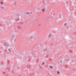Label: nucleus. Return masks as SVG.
<instances>
[{
    "label": "nucleus",
    "mask_w": 76,
    "mask_h": 76,
    "mask_svg": "<svg viewBox=\"0 0 76 76\" xmlns=\"http://www.w3.org/2000/svg\"><path fill=\"white\" fill-rule=\"evenodd\" d=\"M3 44L4 46H6L7 47H9V43H7V42L4 43Z\"/></svg>",
    "instance_id": "1"
},
{
    "label": "nucleus",
    "mask_w": 76,
    "mask_h": 76,
    "mask_svg": "<svg viewBox=\"0 0 76 76\" xmlns=\"http://www.w3.org/2000/svg\"><path fill=\"white\" fill-rule=\"evenodd\" d=\"M19 20H20V19L19 18H18V19H15V21H19Z\"/></svg>",
    "instance_id": "2"
},
{
    "label": "nucleus",
    "mask_w": 76,
    "mask_h": 76,
    "mask_svg": "<svg viewBox=\"0 0 76 76\" xmlns=\"http://www.w3.org/2000/svg\"><path fill=\"white\" fill-rule=\"evenodd\" d=\"M18 29H21L22 28V27L20 26H19L18 27Z\"/></svg>",
    "instance_id": "3"
},
{
    "label": "nucleus",
    "mask_w": 76,
    "mask_h": 76,
    "mask_svg": "<svg viewBox=\"0 0 76 76\" xmlns=\"http://www.w3.org/2000/svg\"><path fill=\"white\" fill-rule=\"evenodd\" d=\"M65 61H68V60H70V59H64Z\"/></svg>",
    "instance_id": "4"
},
{
    "label": "nucleus",
    "mask_w": 76,
    "mask_h": 76,
    "mask_svg": "<svg viewBox=\"0 0 76 76\" xmlns=\"http://www.w3.org/2000/svg\"><path fill=\"white\" fill-rule=\"evenodd\" d=\"M47 49H43V51H47Z\"/></svg>",
    "instance_id": "5"
},
{
    "label": "nucleus",
    "mask_w": 76,
    "mask_h": 76,
    "mask_svg": "<svg viewBox=\"0 0 76 76\" xmlns=\"http://www.w3.org/2000/svg\"><path fill=\"white\" fill-rule=\"evenodd\" d=\"M49 67L50 69H53V66H50Z\"/></svg>",
    "instance_id": "6"
},
{
    "label": "nucleus",
    "mask_w": 76,
    "mask_h": 76,
    "mask_svg": "<svg viewBox=\"0 0 76 76\" xmlns=\"http://www.w3.org/2000/svg\"><path fill=\"white\" fill-rule=\"evenodd\" d=\"M1 8L3 10L4 9V7L1 6Z\"/></svg>",
    "instance_id": "7"
},
{
    "label": "nucleus",
    "mask_w": 76,
    "mask_h": 76,
    "mask_svg": "<svg viewBox=\"0 0 76 76\" xmlns=\"http://www.w3.org/2000/svg\"><path fill=\"white\" fill-rule=\"evenodd\" d=\"M0 4H3V1H0Z\"/></svg>",
    "instance_id": "8"
},
{
    "label": "nucleus",
    "mask_w": 76,
    "mask_h": 76,
    "mask_svg": "<svg viewBox=\"0 0 76 76\" xmlns=\"http://www.w3.org/2000/svg\"><path fill=\"white\" fill-rule=\"evenodd\" d=\"M8 50L9 51L10 53H11V50H10V49H8Z\"/></svg>",
    "instance_id": "9"
},
{
    "label": "nucleus",
    "mask_w": 76,
    "mask_h": 76,
    "mask_svg": "<svg viewBox=\"0 0 76 76\" xmlns=\"http://www.w3.org/2000/svg\"><path fill=\"white\" fill-rule=\"evenodd\" d=\"M53 13H50V16H52V15H53Z\"/></svg>",
    "instance_id": "10"
},
{
    "label": "nucleus",
    "mask_w": 76,
    "mask_h": 76,
    "mask_svg": "<svg viewBox=\"0 0 76 76\" xmlns=\"http://www.w3.org/2000/svg\"><path fill=\"white\" fill-rule=\"evenodd\" d=\"M43 4H44V5L45 4V1H43Z\"/></svg>",
    "instance_id": "11"
},
{
    "label": "nucleus",
    "mask_w": 76,
    "mask_h": 76,
    "mask_svg": "<svg viewBox=\"0 0 76 76\" xmlns=\"http://www.w3.org/2000/svg\"><path fill=\"white\" fill-rule=\"evenodd\" d=\"M26 15H29L30 13L29 12H27L26 13Z\"/></svg>",
    "instance_id": "12"
},
{
    "label": "nucleus",
    "mask_w": 76,
    "mask_h": 76,
    "mask_svg": "<svg viewBox=\"0 0 76 76\" xmlns=\"http://www.w3.org/2000/svg\"><path fill=\"white\" fill-rule=\"evenodd\" d=\"M49 37H51V34H50L49 35Z\"/></svg>",
    "instance_id": "13"
},
{
    "label": "nucleus",
    "mask_w": 76,
    "mask_h": 76,
    "mask_svg": "<svg viewBox=\"0 0 76 76\" xmlns=\"http://www.w3.org/2000/svg\"><path fill=\"white\" fill-rule=\"evenodd\" d=\"M45 11V9H43L42 10V12H44Z\"/></svg>",
    "instance_id": "14"
},
{
    "label": "nucleus",
    "mask_w": 76,
    "mask_h": 76,
    "mask_svg": "<svg viewBox=\"0 0 76 76\" xmlns=\"http://www.w3.org/2000/svg\"><path fill=\"white\" fill-rule=\"evenodd\" d=\"M57 73L58 74H58H59L60 73V72H58V71H57Z\"/></svg>",
    "instance_id": "15"
},
{
    "label": "nucleus",
    "mask_w": 76,
    "mask_h": 76,
    "mask_svg": "<svg viewBox=\"0 0 76 76\" xmlns=\"http://www.w3.org/2000/svg\"><path fill=\"white\" fill-rule=\"evenodd\" d=\"M64 25L65 26H66V23H65L64 24Z\"/></svg>",
    "instance_id": "16"
},
{
    "label": "nucleus",
    "mask_w": 76,
    "mask_h": 76,
    "mask_svg": "<svg viewBox=\"0 0 76 76\" xmlns=\"http://www.w3.org/2000/svg\"><path fill=\"white\" fill-rule=\"evenodd\" d=\"M32 38H33V37H30V38H29V39H32Z\"/></svg>",
    "instance_id": "17"
},
{
    "label": "nucleus",
    "mask_w": 76,
    "mask_h": 76,
    "mask_svg": "<svg viewBox=\"0 0 76 76\" xmlns=\"http://www.w3.org/2000/svg\"><path fill=\"white\" fill-rule=\"evenodd\" d=\"M16 2H15V4L14 5V6H16Z\"/></svg>",
    "instance_id": "18"
},
{
    "label": "nucleus",
    "mask_w": 76,
    "mask_h": 76,
    "mask_svg": "<svg viewBox=\"0 0 76 76\" xmlns=\"http://www.w3.org/2000/svg\"><path fill=\"white\" fill-rule=\"evenodd\" d=\"M16 16H19V14H17L16 15Z\"/></svg>",
    "instance_id": "19"
},
{
    "label": "nucleus",
    "mask_w": 76,
    "mask_h": 76,
    "mask_svg": "<svg viewBox=\"0 0 76 76\" xmlns=\"http://www.w3.org/2000/svg\"><path fill=\"white\" fill-rule=\"evenodd\" d=\"M44 62H43V63L42 64V65H44Z\"/></svg>",
    "instance_id": "20"
},
{
    "label": "nucleus",
    "mask_w": 76,
    "mask_h": 76,
    "mask_svg": "<svg viewBox=\"0 0 76 76\" xmlns=\"http://www.w3.org/2000/svg\"><path fill=\"white\" fill-rule=\"evenodd\" d=\"M9 54V52H7V54Z\"/></svg>",
    "instance_id": "21"
},
{
    "label": "nucleus",
    "mask_w": 76,
    "mask_h": 76,
    "mask_svg": "<svg viewBox=\"0 0 76 76\" xmlns=\"http://www.w3.org/2000/svg\"><path fill=\"white\" fill-rule=\"evenodd\" d=\"M60 62H61V63H62V61L61 60L60 61Z\"/></svg>",
    "instance_id": "22"
},
{
    "label": "nucleus",
    "mask_w": 76,
    "mask_h": 76,
    "mask_svg": "<svg viewBox=\"0 0 76 76\" xmlns=\"http://www.w3.org/2000/svg\"><path fill=\"white\" fill-rule=\"evenodd\" d=\"M39 26H41V25L40 24H39Z\"/></svg>",
    "instance_id": "23"
},
{
    "label": "nucleus",
    "mask_w": 76,
    "mask_h": 76,
    "mask_svg": "<svg viewBox=\"0 0 76 76\" xmlns=\"http://www.w3.org/2000/svg\"><path fill=\"white\" fill-rule=\"evenodd\" d=\"M0 9H1V6H0Z\"/></svg>",
    "instance_id": "24"
},
{
    "label": "nucleus",
    "mask_w": 76,
    "mask_h": 76,
    "mask_svg": "<svg viewBox=\"0 0 76 76\" xmlns=\"http://www.w3.org/2000/svg\"><path fill=\"white\" fill-rule=\"evenodd\" d=\"M34 73H34V72H33V74H34Z\"/></svg>",
    "instance_id": "25"
},
{
    "label": "nucleus",
    "mask_w": 76,
    "mask_h": 76,
    "mask_svg": "<svg viewBox=\"0 0 76 76\" xmlns=\"http://www.w3.org/2000/svg\"><path fill=\"white\" fill-rule=\"evenodd\" d=\"M51 18H53V16H51Z\"/></svg>",
    "instance_id": "26"
},
{
    "label": "nucleus",
    "mask_w": 76,
    "mask_h": 76,
    "mask_svg": "<svg viewBox=\"0 0 76 76\" xmlns=\"http://www.w3.org/2000/svg\"><path fill=\"white\" fill-rule=\"evenodd\" d=\"M0 53H1V51H0Z\"/></svg>",
    "instance_id": "27"
},
{
    "label": "nucleus",
    "mask_w": 76,
    "mask_h": 76,
    "mask_svg": "<svg viewBox=\"0 0 76 76\" xmlns=\"http://www.w3.org/2000/svg\"><path fill=\"white\" fill-rule=\"evenodd\" d=\"M72 62H73V61H72Z\"/></svg>",
    "instance_id": "28"
},
{
    "label": "nucleus",
    "mask_w": 76,
    "mask_h": 76,
    "mask_svg": "<svg viewBox=\"0 0 76 76\" xmlns=\"http://www.w3.org/2000/svg\"><path fill=\"white\" fill-rule=\"evenodd\" d=\"M10 22V23H12V22Z\"/></svg>",
    "instance_id": "29"
},
{
    "label": "nucleus",
    "mask_w": 76,
    "mask_h": 76,
    "mask_svg": "<svg viewBox=\"0 0 76 76\" xmlns=\"http://www.w3.org/2000/svg\"><path fill=\"white\" fill-rule=\"evenodd\" d=\"M74 57H75V56H74Z\"/></svg>",
    "instance_id": "30"
},
{
    "label": "nucleus",
    "mask_w": 76,
    "mask_h": 76,
    "mask_svg": "<svg viewBox=\"0 0 76 76\" xmlns=\"http://www.w3.org/2000/svg\"><path fill=\"white\" fill-rule=\"evenodd\" d=\"M73 76H74V75H73Z\"/></svg>",
    "instance_id": "31"
},
{
    "label": "nucleus",
    "mask_w": 76,
    "mask_h": 76,
    "mask_svg": "<svg viewBox=\"0 0 76 76\" xmlns=\"http://www.w3.org/2000/svg\"><path fill=\"white\" fill-rule=\"evenodd\" d=\"M18 18H19V16L18 17Z\"/></svg>",
    "instance_id": "32"
},
{
    "label": "nucleus",
    "mask_w": 76,
    "mask_h": 76,
    "mask_svg": "<svg viewBox=\"0 0 76 76\" xmlns=\"http://www.w3.org/2000/svg\"><path fill=\"white\" fill-rule=\"evenodd\" d=\"M31 13H32V12H31Z\"/></svg>",
    "instance_id": "33"
}]
</instances>
